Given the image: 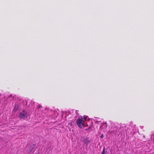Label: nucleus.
Here are the masks:
<instances>
[{"mask_svg":"<svg viewBox=\"0 0 154 154\" xmlns=\"http://www.w3.org/2000/svg\"><path fill=\"white\" fill-rule=\"evenodd\" d=\"M20 118L25 119L27 118V112L25 110H23L22 112H20Z\"/></svg>","mask_w":154,"mask_h":154,"instance_id":"f257e3e1","label":"nucleus"},{"mask_svg":"<svg viewBox=\"0 0 154 154\" xmlns=\"http://www.w3.org/2000/svg\"><path fill=\"white\" fill-rule=\"evenodd\" d=\"M76 123L77 125L80 128H82L83 125V123L80 120V119L79 118L76 121Z\"/></svg>","mask_w":154,"mask_h":154,"instance_id":"f03ea898","label":"nucleus"},{"mask_svg":"<svg viewBox=\"0 0 154 154\" xmlns=\"http://www.w3.org/2000/svg\"><path fill=\"white\" fill-rule=\"evenodd\" d=\"M89 142L90 141H89V140H88V139L87 138L84 139V140L83 141V143L84 144H86L87 145V146H88V144Z\"/></svg>","mask_w":154,"mask_h":154,"instance_id":"7ed1b4c3","label":"nucleus"},{"mask_svg":"<svg viewBox=\"0 0 154 154\" xmlns=\"http://www.w3.org/2000/svg\"><path fill=\"white\" fill-rule=\"evenodd\" d=\"M35 147L34 145L31 146H30L28 152L30 153L34 149Z\"/></svg>","mask_w":154,"mask_h":154,"instance_id":"20e7f679","label":"nucleus"},{"mask_svg":"<svg viewBox=\"0 0 154 154\" xmlns=\"http://www.w3.org/2000/svg\"><path fill=\"white\" fill-rule=\"evenodd\" d=\"M106 150L105 148L104 147L103 149V151L101 153V154H106Z\"/></svg>","mask_w":154,"mask_h":154,"instance_id":"39448f33","label":"nucleus"},{"mask_svg":"<svg viewBox=\"0 0 154 154\" xmlns=\"http://www.w3.org/2000/svg\"><path fill=\"white\" fill-rule=\"evenodd\" d=\"M80 120H81V121H82V122L83 123L85 121L86 119L85 117H81V119H80Z\"/></svg>","mask_w":154,"mask_h":154,"instance_id":"423d86ee","label":"nucleus"},{"mask_svg":"<svg viewBox=\"0 0 154 154\" xmlns=\"http://www.w3.org/2000/svg\"><path fill=\"white\" fill-rule=\"evenodd\" d=\"M18 109V106L16 105L14 107V110L17 111Z\"/></svg>","mask_w":154,"mask_h":154,"instance_id":"0eeeda50","label":"nucleus"},{"mask_svg":"<svg viewBox=\"0 0 154 154\" xmlns=\"http://www.w3.org/2000/svg\"><path fill=\"white\" fill-rule=\"evenodd\" d=\"M11 97H12V99H13V98H14V97H12V95H10L8 97V99H9Z\"/></svg>","mask_w":154,"mask_h":154,"instance_id":"6e6552de","label":"nucleus"},{"mask_svg":"<svg viewBox=\"0 0 154 154\" xmlns=\"http://www.w3.org/2000/svg\"><path fill=\"white\" fill-rule=\"evenodd\" d=\"M42 107V106L41 105H39L38 106V107H37V109H39L40 108H41Z\"/></svg>","mask_w":154,"mask_h":154,"instance_id":"1a4fd4ad","label":"nucleus"},{"mask_svg":"<svg viewBox=\"0 0 154 154\" xmlns=\"http://www.w3.org/2000/svg\"><path fill=\"white\" fill-rule=\"evenodd\" d=\"M91 128V127H89L88 128H87V129H85V130L87 131L88 130H89Z\"/></svg>","mask_w":154,"mask_h":154,"instance_id":"9d476101","label":"nucleus"},{"mask_svg":"<svg viewBox=\"0 0 154 154\" xmlns=\"http://www.w3.org/2000/svg\"><path fill=\"white\" fill-rule=\"evenodd\" d=\"M100 137L101 138H103V134H102L100 136Z\"/></svg>","mask_w":154,"mask_h":154,"instance_id":"9b49d317","label":"nucleus"}]
</instances>
